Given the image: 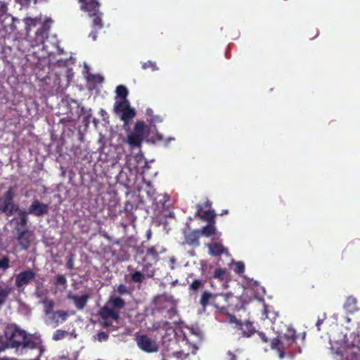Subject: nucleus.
Returning <instances> with one entry per match:
<instances>
[{"label": "nucleus", "instance_id": "6e6552de", "mask_svg": "<svg viewBox=\"0 0 360 360\" xmlns=\"http://www.w3.org/2000/svg\"><path fill=\"white\" fill-rule=\"evenodd\" d=\"M227 320L230 323L235 324L234 328L241 332L240 335L243 338H250L255 333V328L250 321H242L233 314H228Z\"/></svg>", "mask_w": 360, "mask_h": 360}, {"label": "nucleus", "instance_id": "473e14b6", "mask_svg": "<svg viewBox=\"0 0 360 360\" xmlns=\"http://www.w3.org/2000/svg\"><path fill=\"white\" fill-rule=\"evenodd\" d=\"M68 333L66 330L60 329L56 330L53 335V340L55 341L60 340L68 335Z\"/></svg>", "mask_w": 360, "mask_h": 360}, {"label": "nucleus", "instance_id": "37998d69", "mask_svg": "<svg viewBox=\"0 0 360 360\" xmlns=\"http://www.w3.org/2000/svg\"><path fill=\"white\" fill-rule=\"evenodd\" d=\"M101 326L103 328H111L112 330H115L117 329V328L114 326L108 319L103 320V321L101 323Z\"/></svg>", "mask_w": 360, "mask_h": 360}, {"label": "nucleus", "instance_id": "0eeeda50", "mask_svg": "<svg viewBox=\"0 0 360 360\" xmlns=\"http://www.w3.org/2000/svg\"><path fill=\"white\" fill-rule=\"evenodd\" d=\"M134 340L139 349L145 353H155L159 350L158 343L148 335L137 333Z\"/></svg>", "mask_w": 360, "mask_h": 360}, {"label": "nucleus", "instance_id": "680f3d73", "mask_svg": "<svg viewBox=\"0 0 360 360\" xmlns=\"http://www.w3.org/2000/svg\"><path fill=\"white\" fill-rule=\"evenodd\" d=\"M227 213H228V211H227V210H225V211H224V212L221 213V214H227Z\"/></svg>", "mask_w": 360, "mask_h": 360}, {"label": "nucleus", "instance_id": "a211bd4d", "mask_svg": "<svg viewBox=\"0 0 360 360\" xmlns=\"http://www.w3.org/2000/svg\"><path fill=\"white\" fill-rule=\"evenodd\" d=\"M200 230H193L187 233H185V242L188 245L193 247H198L200 245Z\"/></svg>", "mask_w": 360, "mask_h": 360}, {"label": "nucleus", "instance_id": "7ed1b4c3", "mask_svg": "<svg viewBox=\"0 0 360 360\" xmlns=\"http://www.w3.org/2000/svg\"><path fill=\"white\" fill-rule=\"evenodd\" d=\"M297 340L295 330L292 327H287L285 332L280 337L274 338L271 342V349L276 350L280 359L285 356L286 349L292 346Z\"/></svg>", "mask_w": 360, "mask_h": 360}, {"label": "nucleus", "instance_id": "c03bdc74", "mask_svg": "<svg viewBox=\"0 0 360 360\" xmlns=\"http://www.w3.org/2000/svg\"><path fill=\"white\" fill-rule=\"evenodd\" d=\"M134 117H130V118H128V119H124V120H121L122 122H123V129L125 130V131H129L130 130V127H129V123L131 122V120L133 119Z\"/></svg>", "mask_w": 360, "mask_h": 360}, {"label": "nucleus", "instance_id": "cd10ccee", "mask_svg": "<svg viewBox=\"0 0 360 360\" xmlns=\"http://www.w3.org/2000/svg\"><path fill=\"white\" fill-rule=\"evenodd\" d=\"M41 303L44 306V311L46 315H49L50 314H53L55 303L53 300L46 297L41 301Z\"/></svg>", "mask_w": 360, "mask_h": 360}, {"label": "nucleus", "instance_id": "79ce46f5", "mask_svg": "<svg viewBox=\"0 0 360 360\" xmlns=\"http://www.w3.org/2000/svg\"><path fill=\"white\" fill-rule=\"evenodd\" d=\"M66 267L70 270H72L74 269V256L73 255H70L67 258Z\"/></svg>", "mask_w": 360, "mask_h": 360}, {"label": "nucleus", "instance_id": "4be33fe9", "mask_svg": "<svg viewBox=\"0 0 360 360\" xmlns=\"http://www.w3.org/2000/svg\"><path fill=\"white\" fill-rule=\"evenodd\" d=\"M22 348L36 349L40 347V341L31 335L26 334L21 345Z\"/></svg>", "mask_w": 360, "mask_h": 360}, {"label": "nucleus", "instance_id": "603ef678", "mask_svg": "<svg viewBox=\"0 0 360 360\" xmlns=\"http://www.w3.org/2000/svg\"><path fill=\"white\" fill-rule=\"evenodd\" d=\"M150 121L155 123L161 122L162 121V119L158 115H155L151 117Z\"/></svg>", "mask_w": 360, "mask_h": 360}, {"label": "nucleus", "instance_id": "f03ea898", "mask_svg": "<svg viewBox=\"0 0 360 360\" xmlns=\"http://www.w3.org/2000/svg\"><path fill=\"white\" fill-rule=\"evenodd\" d=\"M16 239L22 250H27L31 244L32 233L27 229L28 217L25 210H20L18 217L14 219Z\"/></svg>", "mask_w": 360, "mask_h": 360}, {"label": "nucleus", "instance_id": "5fc2aeb1", "mask_svg": "<svg viewBox=\"0 0 360 360\" xmlns=\"http://www.w3.org/2000/svg\"><path fill=\"white\" fill-rule=\"evenodd\" d=\"M4 349V342L1 340V338H0V351H2Z\"/></svg>", "mask_w": 360, "mask_h": 360}, {"label": "nucleus", "instance_id": "052dcab7", "mask_svg": "<svg viewBox=\"0 0 360 360\" xmlns=\"http://www.w3.org/2000/svg\"><path fill=\"white\" fill-rule=\"evenodd\" d=\"M170 260H171V262H172V263H174L175 262V259L173 257Z\"/></svg>", "mask_w": 360, "mask_h": 360}, {"label": "nucleus", "instance_id": "2eb2a0df", "mask_svg": "<svg viewBox=\"0 0 360 360\" xmlns=\"http://www.w3.org/2000/svg\"><path fill=\"white\" fill-rule=\"evenodd\" d=\"M98 315L103 320L111 318L112 319L117 321L120 319V311L112 309L109 304H108V303L100 309Z\"/></svg>", "mask_w": 360, "mask_h": 360}, {"label": "nucleus", "instance_id": "dca6fc26", "mask_svg": "<svg viewBox=\"0 0 360 360\" xmlns=\"http://www.w3.org/2000/svg\"><path fill=\"white\" fill-rule=\"evenodd\" d=\"M18 50L26 56H34V57L39 58L42 57L39 53L34 51V46H32V42L27 39H22L19 41L18 46Z\"/></svg>", "mask_w": 360, "mask_h": 360}, {"label": "nucleus", "instance_id": "f704fd0d", "mask_svg": "<svg viewBox=\"0 0 360 360\" xmlns=\"http://www.w3.org/2000/svg\"><path fill=\"white\" fill-rule=\"evenodd\" d=\"M141 68L143 70L150 69L152 71H155L158 69L156 65L155 62H153L151 60H148L146 63H143Z\"/></svg>", "mask_w": 360, "mask_h": 360}, {"label": "nucleus", "instance_id": "0e129e2a", "mask_svg": "<svg viewBox=\"0 0 360 360\" xmlns=\"http://www.w3.org/2000/svg\"><path fill=\"white\" fill-rule=\"evenodd\" d=\"M193 347H194L195 350H196L198 349V347L195 346H194Z\"/></svg>", "mask_w": 360, "mask_h": 360}, {"label": "nucleus", "instance_id": "4c0bfd02", "mask_svg": "<svg viewBox=\"0 0 360 360\" xmlns=\"http://www.w3.org/2000/svg\"><path fill=\"white\" fill-rule=\"evenodd\" d=\"M55 285L65 286L67 285V279H66L65 276L63 274L58 275L56 276Z\"/></svg>", "mask_w": 360, "mask_h": 360}, {"label": "nucleus", "instance_id": "c85d7f7f", "mask_svg": "<svg viewBox=\"0 0 360 360\" xmlns=\"http://www.w3.org/2000/svg\"><path fill=\"white\" fill-rule=\"evenodd\" d=\"M15 191L13 188L10 187L4 193L2 198V204L6 205L7 203L12 202L15 198Z\"/></svg>", "mask_w": 360, "mask_h": 360}, {"label": "nucleus", "instance_id": "c9c22d12", "mask_svg": "<svg viewBox=\"0 0 360 360\" xmlns=\"http://www.w3.org/2000/svg\"><path fill=\"white\" fill-rule=\"evenodd\" d=\"M203 283L201 280L195 279L190 285L189 289L193 291H197L202 287Z\"/></svg>", "mask_w": 360, "mask_h": 360}, {"label": "nucleus", "instance_id": "864d4df0", "mask_svg": "<svg viewBox=\"0 0 360 360\" xmlns=\"http://www.w3.org/2000/svg\"><path fill=\"white\" fill-rule=\"evenodd\" d=\"M89 37H91L94 40H96V32H91L90 34H89Z\"/></svg>", "mask_w": 360, "mask_h": 360}, {"label": "nucleus", "instance_id": "f257e3e1", "mask_svg": "<svg viewBox=\"0 0 360 360\" xmlns=\"http://www.w3.org/2000/svg\"><path fill=\"white\" fill-rule=\"evenodd\" d=\"M167 249L163 246L157 244L146 248L144 251V247L140 246L136 250V254L141 256V264L143 265V270L146 272V276L148 278L153 277L155 271L153 269L149 270L153 264H155L159 260V255L164 253Z\"/></svg>", "mask_w": 360, "mask_h": 360}, {"label": "nucleus", "instance_id": "58836bf2", "mask_svg": "<svg viewBox=\"0 0 360 360\" xmlns=\"http://www.w3.org/2000/svg\"><path fill=\"white\" fill-rule=\"evenodd\" d=\"M119 294L123 295H129L131 293L129 288L126 286L124 284H120L117 286V289Z\"/></svg>", "mask_w": 360, "mask_h": 360}, {"label": "nucleus", "instance_id": "13d9d810", "mask_svg": "<svg viewBox=\"0 0 360 360\" xmlns=\"http://www.w3.org/2000/svg\"><path fill=\"white\" fill-rule=\"evenodd\" d=\"M157 139L158 140L161 141L162 140V136L160 134H157Z\"/></svg>", "mask_w": 360, "mask_h": 360}, {"label": "nucleus", "instance_id": "1a4fd4ad", "mask_svg": "<svg viewBox=\"0 0 360 360\" xmlns=\"http://www.w3.org/2000/svg\"><path fill=\"white\" fill-rule=\"evenodd\" d=\"M113 112L120 116V120L135 117L136 110L130 105L129 100L116 101L113 107Z\"/></svg>", "mask_w": 360, "mask_h": 360}, {"label": "nucleus", "instance_id": "5701e85b", "mask_svg": "<svg viewBox=\"0 0 360 360\" xmlns=\"http://www.w3.org/2000/svg\"><path fill=\"white\" fill-rule=\"evenodd\" d=\"M106 303L118 311L125 307L124 300L118 296H111Z\"/></svg>", "mask_w": 360, "mask_h": 360}, {"label": "nucleus", "instance_id": "ea45409f", "mask_svg": "<svg viewBox=\"0 0 360 360\" xmlns=\"http://www.w3.org/2000/svg\"><path fill=\"white\" fill-rule=\"evenodd\" d=\"M225 273H226V271L224 269H221V268L217 269L214 271V278L222 280L224 278Z\"/></svg>", "mask_w": 360, "mask_h": 360}, {"label": "nucleus", "instance_id": "bf43d9fd", "mask_svg": "<svg viewBox=\"0 0 360 360\" xmlns=\"http://www.w3.org/2000/svg\"><path fill=\"white\" fill-rule=\"evenodd\" d=\"M0 360H11V359L8 357H4V358L0 357Z\"/></svg>", "mask_w": 360, "mask_h": 360}, {"label": "nucleus", "instance_id": "f8f14e48", "mask_svg": "<svg viewBox=\"0 0 360 360\" xmlns=\"http://www.w3.org/2000/svg\"><path fill=\"white\" fill-rule=\"evenodd\" d=\"M51 22V20H46L36 31L34 38L31 41L32 46L34 48L43 45L45 39L48 38Z\"/></svg>", "mask_w": 360, "mask_h": 360}, {"label": "nucleus", "instance_id": "a878e982", "mask_svg": "<svg viewBox=\"0 0 360 360\" xmlns=\"http://www.w3.org/2000/svg\"><path fill=\"white\" fill-rule=\"evenodd\" d=\"M95 15H89L91 18H92V26L97 30H101L103 27V24L102 21V13L98 11V12H95Z\"/></svg>", "mask_w": 360, "mask_h": 360}, {"label": "nucleus", "instance_id": "412c9836", "mask_svg": "<svg viewBox=\"0 0 360 360\" xmlns=\"http://www.w3.org/2000/svg\"><path fill=\"white\" fill-rule=\"evenodd\" d=\"M0 210L5 213L7 216H12L14 213L18 212V214L21 210L19 207V205L12 202L7 203L6 205H1Z\"/></svg>", "mask_w": 360, "mask_h": 360}, {"label": "nucleus", "instance_id": "7c9ffc66", "mask_svg": "<svg viewBox=\"0 0 360 360\" xmlns=\"http://www.w3.org/2000/svg\"><path fill=\"white\" fill-rule=\"evenodd\" d=\"M131 281L134 283H142L145 279V276L139 271H136L130 274Z\"/></svg>", "mask_w": 360, "mask_h": 360}, {"label": "nucleus", "instance_id": "423d86ee", "mask_svg": "<svg viewBox=\"0 0 360 360\" xmlns=\"http://www.w3.org/2000/svg\"><path fill=\"white\" fill-rule=\"evenodd\" d=\"M26 332L16 325L8 326L5 330V337L12 348L20 347L25 339Z\"/></svg>", "mask_w": 360, "mask_h": 360}, {"label": "nucleus", "instance_id": "9b49d317", "mask_svg": "<svg viewBox=\"0 0 360 360\" xmlns=\"http://www.w3.org/2000/svg\"><path fill=\"white\" fill-rule=\"evenodd\" d=\"M35 276L36 274L32 269L21 271L15 276V285L18 290L22 291L25 287L34 280Z\"/></svg>", "mask_w": 360, "mask_h": 360}, {"label": "nucleus", "instance_id": "6e6d98bb", "mask_svg": "<svg viewBox=\"0 0 360 360\" xmlns=\"http://www.w3.org/2000/svg\"><path fill=\"white\" fill-rule=\"evenodd\" d=\"M323 323V321L321 320V319H319L316 322V326L319 327V326H321V324Z\"/></svg>", "mask_w": 360, "mask_h": 360}, {"label": "nucleus", "instance_id": "bb28decb", "mask_svg": "<svg viewBox=\"0 0 360 360\" xmlns=\"http://www.w3.org/2000/svg\"><path fill=\"white\" fill-rule=\"evenodd\" d=\"M68 316L69 314L66 311L58 310L53 312L51 319L56 323V326H58L59 323L58 318L60 319V321L62 323L65 321Z\"/></svg>", "mask_w": 360, "mask_h": 360}, {"label": "nucleus", "instance_id": "b1692460", "mask_svg": "<svg viewBox=\"0 0 360 360\" xmlns=\"http://www.w3.org/2000/svg\"><path fill=\"white\" fill-rule=\"evenodd\" d=\"M209 253L214 257L221 256L225 251L224 247L217 243H213L208 245Z\"/></svg>", "mask_w": 360, "mask_h": 360}, {"label": "nucleus", "instance_id": "72a5a7b5", "mask_svg": "<svg viewBox=\"0 0 360 360\" xmlns=\"http://www.w3.org/2000/svg\"><path fill=\"white\" fill-rule=\"evenodd\" d=\"M10 267V259L8 256L4 255L0 258V269L6 270Z\"/></svg>", "mask_w": 360, "mask_h": 360}, {"label": "nucleus", "instance_id": "a19ab883", "mask_svg": "<svg viewBox=\"0 0 360 360\" xmlns=\"http://www.w3.org/2000/svg\"><path fill=\"white\" fill-rule=\"evenodd\" d=\"M109 338V335L107 333L101 331L98 333L96 335V339L99 342L107 341Z\"/></svg>", "mask_w": 360, "mask_h": 360}, {"label": "nucleus", "instance_id": "8fccbe9b", "mask_svg": "<svg viewBox=\"0 0 360 360\" xmlns=\"http://www.w3.org/2000/svg\"><path fill=\"white\" fill-rule=\"evenodd\" d=\"M200 205L202 207V208L205 207V208H207L208 209L207 210H212L210 209L211 207H212V202L210 200H207L204 202L203 205Z\"/></svg>", "mask_w": 360, "mask_h": 360}, {"label": "nucleus", "instance_id": "c756f323", "mask_svg": "<svg viewBox=\"0 0 360 360\" xmlns=\"http://www.w3.org/2000/svg\"><path fill=\"white\" fill-rule=\"evenodd\" d=\"M115 92L120 100H128L127 97L129 94V91L126 86L123 85L117 86Z\"/></svg>", "mask_w": 360, "mask_h": 360}, {"label": "nucleus", "instance_id": "ddd939ff", "mask_svg": "<svg viewBox=\"0 0 360 360\" xmlns=\"http://www.w3.org/2000/svg\"><path fill=\"white\" fill-rule=\"evenodd\" d=\"M49 212V205L47 204L39 202L37 200H34L28 208L27 215L28 214L36 217H41Z\"/></svg>", "mask_w": 360, "mask_h": 360}, {"label": "nucleus", "instance_id": "9d476101", "mask_svg": "<svg viewBox=\"0 0 360 360\" xmlns=\"http://www.w3.org/2000/svg\"><path fill=\"white\" fill-rule=\"evenodd\" d=\"M233 297V294L228 293H215L212 306L217 309L219 313L225 314L228 318V314H231L227 308L229 307V300Z\"/></svg>", "mask_w": 360, "mask_h": 360}, {"label": "nucleus", "instance_id": "f3484780", "mask_svg": "<svg viewBox=\"0 0 360 360\" xmlns=\"http://www.w3.org/2000/svg\"><path fill=\"white\" fill-rule=\"evenodd\" d=\"M67 297L68 300L73 301L75 307L78 310H83L85 308L90 297L89 294H84L79 296L71 292H69Z\"/></svg>", "mask_w": 360, "mask_h": 360}, {"label": "nucleus", "instance_id": "a18cd8bd", "mask_svg": "<svg viewBox=\"0 0 360 360\" xmlns=\"http://www.w3.org/2000/svg\"><path fill=\"white\" fill-rule=\"evenodd\" d=\"M166 301H167V297L165 295H160L155 299V303L157 305L160 304Z\"/></svg>", "mask_w": 360, "mask_h": 360}, {"label": "nucleus", "instance_id": "39448f33", "mask_svg": "<svg viewBox=\"0 0 360 360\" xmlns=\"http://www.w3.org/2000/svg\"><path fill=\"white\" fill-rule=\"evenodd\" d=\"M196 212L195 213V217L199 218L202 221H207V224L200 230V234L205 237H210L215 233V221L216 214L214 210H206L202 211V207L199 204L195 205Z\"/></svg>", "mask_w": 360, "mask_h": 360}, {"label": "nucleus", "instance_id": "aec40b11", "mask_svg": "<svg viewBox=\"0 0 360 360\" xmlns=\"http://www.w3.org/2000/svg\"><path fill=\"white\" fill-rule=\"evenodd\" d=\"M215 297V293H212L209 291H204L201 295L200 299V304L202 307L205 309L209 305H212L213 304V300Z\"/></svg>", "mask_w": 360, "mask_h": 360}, {"label": "nucleus", "instance_id": "4468645a", "mask_svg": "<svg viewBox=\"0 0 360 360\" xmlns=\"http://www.w3.org/2000/svg\"><path fill=\"white\" fill-rule=\"evenodd\" d=\"M80 4V9L87 12L88 15H95L99 11L100 4L98 0H77Z\"/></svg>", "mask_w": 360, "mask_h": 360}, {"label": "nucleus", "instance_id": "09e8293b", "mask_svg": "<svg viewBox=\"0 0 360 360\" xmlns=\"http://www.w3.org/2000/svg\"><path fill=\"white\" fill-rule=\"evenodd\" d=\"M258 335L264 343H267L269 342L268 337L263 332H257Z\"/></svg>", "mask_w": 360, "mask_h": 360}, {"label": "nucleus", "instance_id": "69168bd1", "mask_svg": "<svg viewBox=\"0 0 360 360\" xmlns=\"http://www.w3.org/2000/svg\"><path fill=\"white\" fill-rule=\"evenodd\" d=\"M0 1H5V0H0Z\"/></svg>", "mask_w": 360, "mask_h": 360}, {"label": "nucleus", "instance_id": "3c124183", "mask_svg": "<svg viewBox=\"0 0 360 360\" xmlns=\"http://www.w3.org/2000/svg\"><path fill=\"white\" fill-rule=\"evenodd\" d=\"M360 245V241H356V243H353L347 246L346 250H352L354 248H357Z\"/></svg>", "mask_w": 360, "mask_h": 360}, {"label": "nucleus", "instance_id": "393cba45", "mask_svg": "<svg viewBox=\"0 0 360 360\" xmlns=\"http://www.w3.org/2000/svg\"><path fill=\"white\" fill-rule=\"evenodd\" d=\"M8 12V6L6 1H0V22L1 24L4 23V21L9 20L13 22V17L7 13Z\"/></svg>", "mask_w": 360, "mask_h": 360}, {"label": "nucleus", "instance_id": "2f4dec72", "mask_svg": "<svg viewBox=\"0 0 360 360\" xmlns=\"http://www.w3.org/2000/svg\"><path fill=\"white\" fill-rule=\"evenodd\" d=\"M37 18H27L25 19V29L27 34L30 32L32 27L37 26Z\"/></svg>", "mask_w": 360, "mask_h": 360}, {"label": "nucleus", "instance_id": "4d7b16f0", "mask_svg": "<svg viewBox=\"0 0 360 360\" xmlns=\"http://www.w3.org/2000/svg\"><path fill=\"white\" fill-rule=\"evenodd\" d=\"M150 237H151V231L150 230H148L147 231V238L149 239V238H150Z\"/></svg>", "mask_w": 360, "mask_h": 360}, {"label": "nucleus", "instance_id": "e433bc0d", "mask_svg": "<svg viewBox=\"0 0 360 360\" xmlns=\"http://www.w3.org/2000/svg\"><path fill=\"white\" fill-rule=\"evenodd\" d=\"M233 270L235 273L242 274L245 271V264L242 262H238L235 264Z\"/></svg>", "mask_w": 360, "mask_h": 360}, {"label": "nucleus", "instance_id": "e2e57ef3", "mask_svg": "<svg viewBox=\"0 0 360 360\" xmlns=\"http://www.w3.org/2000/svg\"><path fill=\"white\" fill-rule=\"evenodd\" d=\"M90 116H91V113H90V110H89V112H88V116H87V117H90Z\"/></svg>", "mask_w": 360, "mask_h": 360}, {"label": "nucleus", "instance_id": "49530a36", "mask_svg": "<svg viewBox=\"0 0 360 360\" xmlns=\"http://www.w3.org/2000/svg\"><path fill=\"white\" fill-rule=\"evenodd\" d=\"M227 356H229V360H239L240 356L238 354L229 351L227 352Z\"/></svg>", "mask_w": 360, "mask_h": 360}, {"label": "nucleus", "instance_id": "20e7f679", "mask_svg": "<svg viewBox=\"0 0 360 360\" xmlns=\"http://www.w3.org/2000/svg\"><path fill=\"white\" fill-rule=\"evenodd\" d=\"M148 132V127L142 120L136 122L133 131H130L123 140L127 143L130 150H141L142 143L145 139L146 134Z\"/></svg>", "mask_w": 360, "mask_h": 360}, {"label": "nucleus", "instance_id": "6ab92c4d", "mask_svg": "<svg viewBox=\"0 0 360 360\" xmlns=\"http://www.w3.org/2000/svg\"><path fill=\"white\" fill-rule=\"evenodd\" d=\"M162 360H184L188 357V354L182 351H176L170 352L169 351H163L161 354Z\"/></svg>", "mask_w": 360, "mask_h": 360}, {"label": "nucleus", "instance_id": "de8ad7c7", "mask_svg": "<svg viewBox=\"0 0 360 360\" xmlns=\"http://www.w3.org/2000/svg\"><path fill=\"white\" fill-rule=\"evenodd\" d=\"M352 304H356V300L354 298H352V297H349L347 300V302L345 304V308L349 310V311H352V309H348V306Z\"/></svg>", "mask_w": 360, "mask_h": 360}]
</instances>
